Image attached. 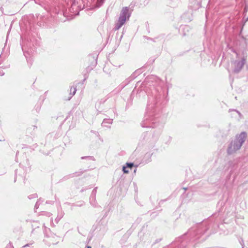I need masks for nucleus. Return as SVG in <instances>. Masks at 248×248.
<instances>
[{"label": "nucleus", "instance_id": "1", "mask_svg": "<svg viewBox=\"0 0 248 248\" xmlns=\"http://www.w3.org/2000/svg\"><path fill=\"white\" fill-rule=\"evenodd\" d=\"M247 138V133L245 132L241 133L240 135L236 137L235 139L232 140L229 144L227 153L228 155H232L239 150Z\"/></svg>", "mask_w": 248, "mask_h": 248}, {"label": "nucleus", "instance_id": "2", "mask_svg": "<svg viewBox=\"0 0 248 248\" xmlns=\"http://www.w3.org/2000/svg\"><path fill=\"white\" fill-rule=\"evenodd\" d=\"M129 10L128 7H123L118 22L115 24V30H119L125 23L126 20H129L131 15Z\"/></svg>", "mask_w": 248, "mask_h": 248}, {"label": "nucleus", "instance_id": "3", "mask_svg": "<svg viewBox=\"0 0 248 248\" xmlns=\"http://www.w3.org/2000/svg\"><path fill=\"white\" fill-rule=\"evenodd\" d=\"M246 61V59L243 58L241 61H235L233 62L234 65V72L238 73L243 68L245 62Z\"/></svg>", "mask_w": 248, "mask_h": 248}, {"label": "nucleus", "instance_id": "4", "mask_svg": "<svg viewBox=\"0 0 248 248\" xmlns=\"http://www.w3.org/2000/svg\"><path fill=\"white\" fill-rule=\"evenodd\" d=\"M77 91L76 87H72L70 89V94H72V96L74 95Z\"/></svg>", "mask_w": 248, "mask_h": 248}, {"label": "nucleus", "instance_id": "5", "mask_svg": "<svg viewBox=\"0 0 248 248\" xmlns=\"http://www.w3.org/2000/svg\"><path fill=\"white\" fill-rule=\"evenodd\" d=\"M104 0H97V6H100L102 5V4L104 2Z\"/></svg>", "mask_w": 248, "mask_h": 248}, {"label": "nucleus", "instance_id": "6", "mask_svg": "<svg viewBox=\"0 0 248 248\" xmlns=\"http://www.w3.org/2000/svg\"><path fill=\"white\" fill-rule=\"evenodd\" d=\"M126 167L131 169L132 167L133 166V163H126Z\"/></svg>", "mask_w": 248, "mask_h": 248}, {"label": "nucleus", "instance_id": "7", "mask_svg": "<svg viewBox=\"0 0 248 248\" xmlns=\"http://www.w3.org/2000/svg\"><path fill=\"white\" fill-rule=\"evenodd\" d=\"M126 166H124L123 168V170L124 172V173H127L129 172V170H127Z\"/></svg>", "mask_w": 248, "mask_h": 248}, {"label": "nucleus", "instance_id": "8", "mask_svg": "<svg viewBox=\"0 0 248 248\" xmlns=\"http://www.w3.org/2000/svg\"><path fill=\"white\" fill-rule=\"evenodd\" d=\"M87 248H91V247H90V246H88V247H87Z\"/></svg>", "mask_w": 248, "mask_h": 248}]
</instances>
